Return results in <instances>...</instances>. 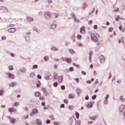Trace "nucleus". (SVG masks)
<instances>
[{
    "label": "nucleus",
    "instance_id": "obj_1",
    "mask_svg": "<svg viewBox=\"0 0 125 125\" xmlns=\"http://www.w3.org/2000/svg\"><path fill=\"white\" fill-rule=\"evenodd\" d=\"M62 60H63V61H66V62H67V63H68V64L72 63V59H71L70 58L62 57Z\"/></svg>",
    "mask_w": 125,
    "mask_h": 125
},
{
    "label": "nucleus",
    "instance_id": "obj_2",
    "mask_svg": "<svg viewBox=\"0 0 125 125\" xmlns=\"http://www.w3.org/2000/svg\"><path fill=\"white\" fill-rule=\"evenodd\" d=\"M44 16L46 19H49L51 17V13L50 12H47L44 14Z\"/></svg>",
    "mask_w": 125,
    "mask_h": 125
},
{
    "label": "nucleus",
    "instance_id": "obj_3",
    "mask_svg": "<svg viewBox=\"0 0 125 125\" xmlns=\"http://www.w3.org/2000/svg\"><path fill=\"white\" fill-rule=\"evenodd\" d=\"M39 112V110L36 108H34L32 109V112L30 113V116L33 117V116L35 115V114H37Z\"/></svg>",
    "mask_w": 125,
    "mask_h": 125
},
{
    "label": "nucleus",
    "instance_id": "obj_4",
    "mask_svg": "<svg viewBox=\"0 0 125 125\" xmlns=\"http://www.w3.org/2000/svg\"><path fill=\"white\" fill-rule=\"evenodd\" d=\"M91 38L94 42H97L98 41V39H97V37L94 34H91Z\"/></svg>",
    "mask_w": 125,
    "mask_h": 125
},
{
    "label": "nucleus",
    "instance_id": "obj_5",
    "mask_svg": "<svg viewBox=\"0 0 125 125\" xmlns=\"http://www.w3.org/2000/svg\"><path fill=\"white\" fill-rule=\"evenodd\" d=\"M99 60L101 62V63H104L105 62V58H104V56L101 55L99 57Z\"/></svg>",
    "mask_w": 125,
    "mask_h": 125
},
{
    "label": "nucleus",
    "instance_id": "obj_6",
    "mask_svg": "<svg viewBox=\"0 0 125 125\" xmlns=\"http://www.w3.org/2000/svg\"><path fill=\"white\" fill-rule=\"evenodd\" d=\"M16 111H17L16 109L13 107H10L8 109V112L11 113V114H12V112H16Z\"/></svg>",
    "mask_w": 125,
    "mask_h": 125
},
{
    "label": "nucleus",
    "instance_id": "obj_7",
    "mask_svg": "<svg viewBox=\"0 0 125 125\" xmlns=\"http://www.w3.org/2000/svg\"><path fill=\"white\" fill-rule=\"evenodd\" d=\"M16 29L14 28H10L8 30L9 33H15Z\"/></svg>",
    "mask_w": 125,
    "mask_h": 125
},
{
    "label": "nucleus",
    "instance_id": "obj_8",
    "mask_svg": "<svg viewBox=\"0 0 125 125\" xmlns=\"http://www.w3.org/2000/svg\"><path fill=\"white\" fill-rule=\"evenodd\" d=\"M2 9L4 12H8V9L5 7H2L0 6V10Z\"/></svg>",
    "mask_w": 125,
    "mask_h": 125
},
{
    "label": "nucleus",
    "instance_id": "obj_9",
    "mask_svg": "<svg viewBox=\"0 0 125 125\" xmlns=\"http://www.w3.org/2000/svg\"><path fill=\"white\" fill-rule=\"evenodd\" d=\"M85 32V28L84 26H82L80 28V33L81 34H84Z\"/></svg>",
    "mask_w": 125,
    "mask_h": 125
},
{
    "label": "nucleus",
    "instance_id": "obj_10",
    "mask_svg": "<svg viewBox=\"0 0 125 125\" xmlns=\"http://www.w3.org/2000/svg\"><path fill=\"white\" fill-rule=\"evenodd\" d=\"M125 106L124 105H120V106L119 107V110L120 112H123V111H124V110H125Z\"/></svg>",
    "mask_w": 125,
    "mask_h": 125
},
{
    "label": "nucleus",
    "instance_id": "obj_11",
    "mask_svg": "<svg viewBox=\"0 0 125 125\" xmlns=\"http://www.w3.org/2000/svg\"><path fill=\"white\" fill-rule=\"evenodd\" d=\"M17 85V83H16L13 82L9 84V86H11L13 87L14 86H16Z\"/></svg>",
    "mask_w": 125,
    "mask_h": 125
},
{
    "label": "nucleus",
    "instance_id": "obj_12",
    "mask_svg": "<svg viewBox=\"0 0 125 125\" xmlns=\"http://www.w3.org/2000/svg\"><path fill=\"white\" fill-rule=\"evenodd\" d=\"M58 82L59 83H62L63 82V76H60L58 78Z\"/></svg>",
    "mask_w": 125,
    "mask_h": 125
},
{
    "label": "nucleus",
    "instance_id": "obj_13",
    "mask_svg": "<svg viewBox=\"0 0 125 125\" xmlns=\"http://www.w3.org/2000/svg\"><path fill=\"white\" fill-rule=\"evenodd\" d=\"M68 98L70 99H73L75 98V95L73 94H70L68 95Z\"/></svg>",
    "mask_w": 125,
    "mask_h": 125
},
{
    "label": "nucleus",
    "instance_id": "obj_14",
    "mask_svg": "<svg viewBox=\"0 0 125 125\" xmlns=\"http://www.w3.org/2000/svg\"><path fill=\"white\" fill-rule=\"evenodd\" d=\"M8 75L9 78H10V79H14L15 78L14 75L11 73H8Z\"/></svg>",
    "mask_w": 125,
    "mask_h": 125
},
{
    "label": "nucleus",
    "instance_id": "obj_15",
    "mask_svg": "<svg viewBox=\"0 0 125 125\" xmlns=\"http://www.w3.org/2000/svg\"><path fill=\"white\" fill-rule=\"evenodd\" d=\"M27 19L29 22H32V21H34V19H33V18H32V17H27Z\"/></svg>",
    "mask_w": 125,
    "mask_h": 125
},
{
    "label": "nucleus",
    "instance_id": "obj_16",
    "mask_svg": "<svg viewBox=\"0 0 125 125\" xmlns=\"http://www.w3.org/2000/svg\"><path fill=\"white\" fill-rule=\"evenodd\" d=\"M87 108H91L92 107V103H88L87 104Z\"/></svg>",
    "mask_w": 125,
    "mask_h": 125
},
{
    "label": "nucleus",
    "instance_id": "obj_17",
    "mask_svg": "<svg viewBox=\"0 0 125 125\" xmlns=\"http://www.w3.org/2000/svg\"><path fill=\"white\" fill-rule=\"evenodd\" d=\"M35 95L36 96H37V97H40L41 96V93H40V92H36L35 93Z\"/></svg>",
    "mask_w": 125,
    "mask_h": 125
},
{
    "label": "nucleus",
    "instance_id": "obj_18",
    "mask_svg": "<svg viewBox=\"0 0 125 125\" xmlns=\"http://www.w3.org/2000/svg\"><path fill=\"white\" fill-rule=\"evenodd\" d=\"M50 29H55L56 28V24H52L50 25Z\"/></svg>",
    "mask_w": 125,
    "mask_h": 125
},
{
    "label": "nucleus",
    "instance_id": "obj_19",
    "mask_svg": "<svg viewBox=\"0 0 125 125\" xmlns=\"http://www.w3.org/2000/svg\"><path fill=\"white\" fill-rule=\"evenodd\" d=\"M75 116L76 117V119H79V118H80V113H79L78 112H76Z\"/></svg>",
    "mask_w": 125,
    "mask_h": 125
},
{
    "label": "nucleus",
    "instance_id": "obj_20",
    "mask_svg": "<svg viewBox=\"0 0 125 125\" xmlns=\"http://www.w3.org/2000/svg\"><path fill=\"white\" fill-rule=\"evenodd\" d=\"M52 50H53L54 51H57V50H58V49H57V48L55 47H53L51 48Z\"/></svg>",
    "mask_w": 125,
    "mask_h": 125
},
{
    "label": "nucleus",
    "instance_id": "obj_21",
    "mask_svg": "<svg viewBox=\"0 0 125 125\" xmlns=\"http://www.w3.org/2000/svg\"><path fill=\"white\" fill-rule=\"evenodd\" d=\"M10 122H11V124H15V119L12 118L10 120Z\"/></svg>",
    "mask_w": 125,
    "mask_h": 125
},
{
    "label": "nucleus",
    "instance_id": "obj_22",
    "mask_svg": "<svg viewBox=\"0 0 125 125\" xmlns=\"http://www.w3.org/2000/svg\"><path fill=\"white\" fill-rule=\"evenodd\" d=\"M19 105V103L16 102L15 103L13 104V106H15V107H17Z\"/></svg>",
    "mask_w": 125,
    "mask_h": 125
},
{
    "label": "nucleus",
    "instance_id": "obj_23",
    "mask_svg": "<svg viewBox=\"0 0 125 125\" xmlns=\"http://www.w3.org/2000/svg\"><path fill=\"white\" fill-rule=\"evenodd\" d=\"M120 99L121 101H122V102L125 101V99H124V97H123V96H120Z\"/></svg>",
    "mask_w": 125,
    "mask_h": 125
},
{
    "label": "nucleus",
    "instance_id": "obj_24",
    "mask_svg": "<svg viewBox=\"0 0 125 125\" xmlns=\"http://www.w3.org/2000/svg\"><path fill=\"white\" fill-rule=\"evenodd\" d=\"M123 26L121 25L120 26H119V30H120V31H121L122 32H125V30L123 29Z\"/></svg>",
    "mask_w": 125,
    "mask_h": 125
},
{
    "label": "nucleus",
    "instance_id": "obj_25",
    "mask_svg": "<svg viewBox=\"0 0 125 125\" xmlns=\"http://www.w3.org/2000/svg\"><path fill=\"white\" fill-rule=\"evenodd\" d=\"M69 51L71 54H74V53H75V52H74V50L72 49H69Z\"/></svg>",
    "mask_w": 125,
    "mask_h": 125
},
{
    "label": "nucleus",
    "instance_id": "obj_26",
    "mask_svg": "<svg viewBox=\"0 0 125 125\" xmlns=\"http://www.w3.org/2000/svg\"><path fill=\"white\" fill-rule=\"evenodd\" d=\"M58 85V83L57 82H55V83H53V86L55 87H57Z\"/></svg>",
    "mask_w": 125,
    "mask_h": 125
},
{
    "label": "nucleus",
    "instance_id": "obj_27",
    "mask_svg": "<svg viewBox=\"0 0 125 125\" xmlns=\"http://www.w3.org/2000/svg\"><path fill=\"white\" fill-rule=\"evenodd\" d=\"M68 108L69 109V110H73V109H74V105H70L68 106Z\"/></svg>",
    "mask_w": 125,
    "mask_h": 125
},
{
    "label": "nucleus",
    "instance_id": "obj_28",
    "mask_svg": "<svg viewBox=\"0 0 125 125\" xmlns=\"http://www.w3.org/2000/svg\"><path fill=\"white\" fill-rule=\"evenodd\" d=\"M84 6L83 7V8L84 9L86 8V6H87V3L86 2H84L83 3Z\"/></svg>",
    "mask_w": 125,
    "mask_h": 125
},
{
    "label": "nucleus",
    "instance_id": "obj_29",
    "mask_svg": "<svg viewBox=\"0 0 125 125\" xmlns=\"http://www.w3.org/2000/svg\"><path fill=\"white\" fill-rule=\"evenodd\" d=\"M9 70H11V71H13V70H14V68H13V66L12 65H10L9 66Z\"/></svg>",
    "mask_w": 125,
    "mask_h": 125
},
{
    "label": "nucleus",
    "instance_id": "obj_30",
    "mask_svg": "<svg viewBox=\"0 0 125 125\" xmlns=\"http://www.w3.org/2000/svg\"><path fill=\"white\" fill-rule=\"evenodd\" d=\"M69 71L70 72H74V67H71L69 68Z\"/></svg>",
    "mask_w": 125,
    "mask_h": 125
},
{
    "label": "nucleus",
    "instance_id": "obj_31",
    "mask_svg": "<svg viewBox=\"0 0 125 125\" xmlns=\"http://www.w3.org/2000/svg\"><path fill=\"white\" fill-rule=\"evenodd\" d=\"M58 78V75L57 74H56V73L55 74V75H54V79H55V80H57Z\"/></svg>",
    "mask_w": 125,
    "mask_h": 125
},
{
    "label": "nucleus",
    "instance_id": "obj_32",
    "mask_svg": "<svg viewBox=\"0 0 125 125\" xmlns=\"http://www.w3.org/2000/svg\"><path fill=\"white\" fill-rule=\"evenodd\" d=\"M77 38L78 39V40H81L82 39V35H77Z\"/></svg>",
    "mask_w": 125,
    "mask_h": 125
},
{
    "label": "nucleus",
    "instance_id": "obj_33",
    "mask_svg": "<svg viewBox=\"0 0 125 125\" xmlns=\"http://www.w3.org/2000/svg\"><path fill=\"white\" fill-rule=\"evenodd\" d=\"M33 69H38V65L35 64L33 66Z\"/></svg>",
    "mask_w": 125,
    "mask_h": 125
},
{
    "label": "nucleus",
    "instance_id": "obj_34",
    "mask_svg": "<svg viewBox=\"0 0 125 125\" xmlns=\"http://www.w3.org/2000/svg\"><path fill=\"white\" fill-rule=\"evenodd\" d=\"M74 81H75V82H77V83H79L80 82V80L79 79V78H75V79H74Z\"/></svg>",
    "mask_w": 125,
    "mask_h": 125
},
{
    "label": "nucleus",
    "instance_id": "obj_35",
    "mask_svg": "<svg viewBox=\"0 0 125 125\" xmlns=\"http://www.w3.org/2000/svg\"><path fill=\"white\" fill-rule=\"evenodd\" d=\"M30 78H34L35 77V73H32L30 75Z\"/></svg>",
    "mask_w": 125,
    "mask_h": 125
},
{
    "label": "nucleus",
    "instance_id": "obj_36",
    "mask_svg": "<svg viewBox=\"0 0 125 125\" xmlns=\"http://www.w3.org/2000/svg\"><path fill=\"white\" fill-rule=\"evenodd\" d=\"M68 99H64L63 101L64 103H65V104H68Z\"/></svg>",
    "mask_w": 125,
    "mask_h": 125
},
{
    "label": "nucleus",
    "instance_id": "obj_37",
    "mask_svg": "<svg viewBox=\"0 0 125 125\" xmlns=\"http://www.w3.org/2000/svg\"><path fill=\"white\" fill-rule=\"evenodd\" d=\"M113 30V27H110L108 29V32H112Z\"/></svg>",
    "mask_w": 125,
    "mask_h": 125
},
{
    "label": "nucleus",
    "instance_id": "obj_38",
    "mask_svg": "<svg viewBox=\"0 0 125 125\" xmlns=\"http://www.w3.org/2000/svg\"><path fill=\"white\" fill-rule=\"evenodd\" d=\"M92 55V52H90L89 53V59L90 60V59H91V56Z\"/></svg>",
    "mask_w": 125,
    "mask_h": 125
},
{
    "label": "nucleus",
    "instance_id": "obj_39",
    "mask_svg": "<svg viewBox=\"0 0 125 125\" xmlns=\"http://www.w3.org/2000/svg\"><path fill=\"white\" fill-rule=\"evenodd\" d=\"M44 60H45V61H47V60H48V57H47V56L44 57Z\"/></svg>",
    "mask_w": 125,
    "mask_h": 125
},
{
    "label": "nucleus",
    "instance_id": "obj_40",
    "mask_svg": "<svg viewBox=\"0 0 125 125\" xmlns=\"http://www.w3.org/2000/svg\"><path fill=\"white\" fill-rule=\"evenodd\" d=\"M1 40H2V41H5V40H6V37L5 36H2V37H1Z\"/></svg>",
    "mask_w": 125,
    "mask_h": 125
},
{
    "label": "nucleus",
    "instance_id": "obj_41",
    "mask_svg": "<svg viewBox=\"0 0 125 125\" xmlns=\"http://www.w3.org/2000/svg\"><path fill=\"white\" fill-rule=\"evenodd\" d=\"M23 110L24 111H28V110H29V109L28 108V107H23Z\"/></svg>",
    "mask_w": 125,
    "mask_h": 125
},
{
    "label": "nucleus",
    "instance_id": "obj_42",
    "mask_svg": "<svg viewBox=\"0 0 125 125\" xmlns=\"http://www.w3.org/2000/svg\"><path fill=\"white\" fill-rule=\"evenodd\" d=\"M97 118V117H96V116H94V117H93L91 118V119H92V120H93V121H95V120H96Z\"/></svg>",
    "mask_w": 125,
    "mask_h": 125
},
{
    "label": "nucleus",
    "instance_id": "obj_43",
    "mask_svg": "<svg viewBox=\"0 0 125 125\" xmlns=\"http://www.w3.org/2000/svg\"><path fill=\"white\" fill-rule=\"evenodd\" d=\"M119 19H120V16H118L117 18H115V21H119Z\"/></svg>",
    "mask_w": 125,
    "mask_h": 125
},
{
    "label": "nucleus",
    "instance_id": "obj_44",
    "mask_svg": "<svg viewBox=\"0 0 125 125\" xmlns=\"http://www.w3.org/2000/svg\"><path fill=\"white\" fill-rule=\"evenodd\" d=\"M114 10H115V12H118V11H119V8H118V7L115 8Z\"/></svg>",
    "mask_w": 125,
    "mask_h": 125
},
{
    "label": "nucleus",
    "instance_id": "obj_45",
    "mask_svg": "<svg viewBox=\"0 0 125 125\" xmlns=\"http://www.w3.org/2000/svg\"><path fill=\"white\" fill-rule=\"evenodd\" d=\"M111 77H112V73H109V77H108V80L111 79Z\"/></svg>",
    "mask_w": 125,
    "mask_h": 125
},
{
    "label": "nucleus",
    "instance_id": "obj_46",
    "mask_svg": "<svg viewBox=\"0 0 125 125\" xmlns=\"http://www.w3.org/2000/svg\"><path fill=\"white\" fill-rule=\"evenodd\" d=\"M61 89H62V90H65V86H64V85H62V86H61Z\"/></svg>",
    "mask_w": 125,
    "mask_h": 125
},
{
    "label": "nucleus",
    "instance_id": "obj_47",
    "mask_svg": "<svg viewBox=\"0 0 125 125\" xmlns=\"http://www.w3.org/2000/svg\"><path fill=\"white\" fill-rule=\"evenodd\" d=\"M60 108H65V104H62L60 106Z\"/></svg>",
    "mask_w": 125,
    "mask_h": 125
},
{
    "label": "nucleus",
    "instance_id": "obj_48",
    "mask_svg": "<svg viewBox=\"0 0 125 125\" xmlns=\"http://www.w3.org/2000/svg\"><path fill=\"white\" fill-rule=\"evenodd\" d=\"M95 98H96V95H95L92 97V99L93 100H94L95 99Z\"/></svg>",
    "mask_w": 125,
    "mask_h": 125
},
{
    "label": "nucleus",
    "instance_id": "obj_49",
    "mask_svg": "<svg viewBox=\"0 0 125 125\" xmlns=\"http://www.w3.org/2000/svg\"><path fill=\"white\" fill-rule=\"evenodd\" d=\"M82 75H83L84 76H85L86 75V72L84 71H82Z\"/></svg>",
    "mask_w": 125,
    "mask_h": 125
},
{
    "label": "nucleus",
    "instance_id": "obj_50",
    "mask_svg": "<svg viewBox=\"0 0 125 125\" xmlns=\"http://www.w3.org/2000/svg\"><path fill=\"white\" fill-rule=\"evenodd\" d=\"M40 100H42V101H44V98L42 97H40Z\"/></svg>",
    "mask_w": 125,
    "mask_h": 125
},
{
    "label": "nucleus",
    "instance_id": "obj_51",
    "mask_svg": "<svg viewBox=\"0 0 125 125\" xmlns=\"http://www.w3.org/2000/svg\"><path fill=\"white\" fill-rule=\"evenodd\" d=\"M50 118L51 119V120H53V121H54L55 119H54V117L52 115L50 116Z\"/></svg>",
    "mask_w": 125,
    "mask_h": 125
},
{
    "label": "nucleus",
    "instance_id": "obj_52",
    "mask_svg": "<svg viewBox=\"0 0 125 125\" xmlns=\"http://www.w3.org/2000/svg\"><path fill=\"white\" fill-rule=\"evenodd\" d=\"M109 95L107 94L106 95V97L105 98V100H108V98H109Z\"/></svg>",
    "mask_w": 125,
    "mask_h": 125
},
{
    "label": "nucleus",
    "instance_id": "obj_53",
    "mask_svg": "<svg viewBox=\"0 0 125 125\" xmlns=\"http://www.w3.org/2000/svg\"><path fill=\"white\" fill-rule=\"evenodd\" d=\"M3 93V90H0V96L2 95Z\"/></svg>",
    "mask_w": 125,
    "mask_h": 125
},
{
    "label": "nucleus",
    "instance_id": "obj_54",
    "mask_svg": "<svg viewBox=\"0 0 125 125\" xmlns=\"http://www.w3.org/2000/svg\"><path fill=\"white\" fill-rule=\"evenodd\" d=\"M104 104H108V100H105L104 101Z\"/></svg>",
    "mask_w": 125,
    "mask_h": 125
},
{
    "label": "nucleus",
    "instance_id": "obj_55",
    "mask_svg": "<svg viewBox=\"0 0 125 125\" xmlns=\"http://www.w3.org/2000/svg\"><path fill=\"white\" fill-rule=\"evenodd\" d=\"M37 78H38V79H42V76L38 75L37 76Z\"/></svg>",
    "mask_w": 125,
    "mask_h": 125
},
{
    "label": "nucleus",
    "instance_id": "obj_56",
    "mask_svg": "<svg viewBox=\"0 0 125 125\" xmlns=\"http://www.w3.org/2000/svg\"><path fill=\"white\" fill-rule=\"evenodd\" d=\"M54 60L56 62H59V59H54Z\"/></svg>",
    "mask_w": 125,
    "mask_h": 125
},
{
    "label": "nucleus",
    "instance_id": "obj_57",
    "mask_svg": "<svg viewBox=\"0 0 125 125\" xmlns=\"http://www.w3.org/2000/svg\"><path fill=\"white\" fill-rule=\"evenodd\" d=\"M47 2L49 3H52V1L51 0H48Z\"/></svg>",
    "mask_w": 125,
    "mask_h": 125
},
{
    "label": "nucleus",
    "instance_id": "obj_58",
    "mask_svg": "<svg viewBox=\"0 0 125 125\" xmlns=\"http://www.w3.org/2000/svg\"><path fill=\"white\" fill-rule=\"evenodd\" d=\"M97 28H98V26L96 25H95L94 26V29H95V30H97Z\"/></svg>",
    "mask_w": 125,
    "mask_h": 125
},
{
    "label": "nucleus",
    "instance_id": "obj_59",
    "mask_svg": "<svg viewBox=\"0 0 125 125\" xmlns=\"http://www.w3.org/2000/svg\"><path fill=\"white\" fill-rule=\"evenodd\" d=\"M46 124H50V120H47L46 121Z\"/></svg>",
    "mask_w": 125,
    "mask_h": 125
},
{
    "label": "nucleus",
    "instance_id": "obj_60",
    "mask_svg": "<svg viewBox=\"0 0 125 125\" xmlns=\"http://www.w3.org/2000/svg\"><path fill=\"white\" fill-rule=\"evenodd\" d=\"M85 100H88L89 99L88 96L85 97Z\"/></svg>",
    "mask_w": 125,
    "mask_h": 125
},
{
    "label": "nucleus",
    "instance_id": "obj_61",
    "mask_svg": "<svg viewBox=\"0 0 125 125\" xmlns=\"http://www.w3.org/2000/svg\"><path fill=\"white\" fill-rule=\"evenodd\" d=\"M93 21L92 20H90L88 21V24H92Z\"/></svg>",
    "mask_w": 125,
    "mask_h": 125
},
{
    "label": "nucleus",
    "instance_id": "obj_62",
    "mask_svg": "<svg viewBox=\"0 0 125 125\" xmlns=\"http://www.w3.org/2000/svg\"><path fill=\"white\" fill-rule=\"evenodd\" d=\"M42 106H44L45 105V102H42Z\"/></svg>",
    "mask_w": 125,
    "mask_h": 125
},
{
    "label": "nucleus",
    "instance_id": "obj_63",
    "mask_svg": "<svg viewBox=\"0 0 125 125\" xmlns=\"http://www.w3.org/2000/svg\"><path fill=\"white\" fill-rule=\"evenodd\" d=\"M1 108H5V105H1Z\"/></svg>",
    "mask_w": 125,
    "mask_h": 125
},
{
    "label": "nucleus",
    "instance_id": "obj_64",
    "mask_svg": "<svg viewBox=\"0 0 125 125\" xmlns=\"http://www.w3.org/2000/svg\"><path fill=\"white\" fill-rule=\"evenodd\" d=\"M55 18H57L58 17V14H55Z\"/></svg>",
    "mask_w": 125,
    "mask_h": 125
}]
</instances>
